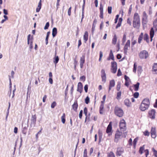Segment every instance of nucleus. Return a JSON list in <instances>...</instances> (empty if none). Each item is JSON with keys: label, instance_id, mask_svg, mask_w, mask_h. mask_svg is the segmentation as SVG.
<instances>
[{"label": "nucleus", "instance_id": "nucleus-1", "mask_svg": "<svg viewBox=\"0 0 157 157\" xmlns=\"http://www.w3.org/2000/svg\"><path fill=\"white\" fill-rule=\"evenodd\" d=\"M133 26L134 28L138 29L140 26V19L138 14L135 13L134 14L133 21Z\"/></svg>", "mask_w": 157, "mask_h": 157}, {"label": "nucleus", "instance_id": "nucleus-2", "mask_svg": "<svg viewBox=\"0 0 157 157\" xmlns=\"http://www.w3.org/2000/svg\"><path fill=\"white\" fill-rule=\"evenodd\" d=\"M150 101L148 99H144L142 101L140 108L142 111H144L147 109L150 105Z\"/></svg>", "mask_w": 157, "mask_h": 157}, {"label": "nucleus", "instance_id": "nucleus-3", "mask_svg": "<svg viewBox=\"0 0 157 157\" xmlns=\"http://www.w3.org/2000/svg\"><path fill=\"white\" fill-rule=\"evenodd\" d=\"M139 57L141 59H146L149 56L146 50L141 51L139 54Z\"/></svg>", "mask_w": 157, "mask_h": 157}, {"label": "nucleus", "instance_id": "nucleus-4", "mask_svg": "<svg viewBox=\"0 0 157 157\" xmlns=\"http://www.w3.org/2000/svg\"><path fill=\"white\" fill-rule=\"evenodd\" d=\"M115 114L119 117H122L123 115V111L120 108L118 107H116L115 109Z\"/></svg>", "mask_w": 157, "mask_h": 157}, {"label": "nucleus", "instance_id": "nucleus-5", "mask_svg": "<svg viewBox=\"0 0 157 157\" xmlns=\"http://www.w3.org/2000/svg\"><path fill=\"white\" fill-rule=\"evenodd\" d=\"M147 16L145 12H144L143 14L142 24L144 27L145 26L147 22Z\"/></svg>", "mask_w": 157, "mask_h": 157}, {"label": "nucleus", "instance_id": "nucleus-6", "mask_svg": "<svg viewBox=\"0 0 157 157\" xmlns=\"http://www.w3.org/2000/svg\"><path fill=\"white\" fill-rule=\"evenodd\" d=\"M120 129L123 131H124L126 129V124L124 120L121 121L120 123Z\"/></svg>", "mask_w": 157, "mask_h": 157}, {"label": "nucleus", "instance_id": "nucleus-7", "mask_svg": "<svg viewBox=\"0 0 157 157\" xmlns=\"http://www.w3.org/2000/svg\"><path fill=\"white\" fill-rule=\"evenodd\" d=\"M111 72L113 73H116L117 70V64L115 62L111 63Z\"/></svg>", "mask_w": 157, "mask_h": 157}, {"label": "nucleus", "instance_id": "nucleus-8", "mask_svg": "<svg viewBox=\"0 0 157 157\" xmlns=\"http://www.w3.org/2000/svg\"><path fill=\"white\" fill-rule=\"evenodd\" d=\"M85 54L82 55V57H80V66L81 68L83 67L84 64L85 62Z\"/></svg>", "mask_w": 157, "mask_h": 157}, {"label": "nucleus", "instance_id": "nucleus-9", "mask_svg": "<svg viewBox=\"0 0 157 157\" xmlns=\"http://www.w3.org/2000/svg\"><path fill=\"white\" fill-rule=\"evenodd\" d=\"M36 114L32 115L31 119V126H35L36 122Z\"/></svg>", "mask_w": 157, "mask_h": 157}, {"label": "nucleus", "instance_id": "nucleus-10", "mask_svg": "<svg viewBox=\"0 0 157 157\" xmlns=\"http://www.w3.org/2000/svg\"><path fill=\"white\" fill-rule=\"evenodd\" d=\"M122 135V132L119 131H117L116 132L114 140L115 142H117L121 136Z\"/></svg>", "mask_w": 157, "mask_h": 157}, {"label": "nucleus", "instance_id": "nucleus-11", "mask_svg": "<svg viewBox=\"0 0 157 157\" xmlns=\"http://www.w3.org/2000/svg\"><path fill=\"white\" fill-rule=\"evenodd\" d=\"M101 77L102 78V81L104 82H105L106 81V74L105 71L104 69H102L101 72Z\"/></svg>", "mask_w": 157, "mask_h": 157}, {"label": "nucleus", "instance_id": "nucleus-12", "mask_svg": "<svg viewBox=\"0 0 157 157\" xmlns=\"http://www.w3.org/2000/svg\"><path fill=\"white\" fill-rule=\"evenodd\" d=\"M130 41L128 40L124 47V52L125 54H126L128 48L130 47Z\"/></svg>", "mask_w": 157, "mask_h": 157}, {"label": "nucleus", "instance_id": "nucleus-13", "mask_svg": "<svg viewBox=\"0 0 157 157\" xmlns=\"http://www.w3.org/2000/svg\"><path fill=\"white\" fill-rule=\"evenodd\" d=\"M124 150L121 147H118L117 148L116 154L117 155L120 156L124 152Z\"/></svg>", "mask_w": 157, "mask_h": 157}, {"label": "nucleus", "instance_id": "nucleus-14", "mask_svg": "<svg viewBox=\"0 0 157 157\" xmlns=\"http://www.w3.org/2000/svg\"><path fill=\"white\" fill-rule=\"evenodd\" d=\"M83 90V85L81 82H79L78 84L77 91L81 93Z\"/></svg>", "mask_w": 157, "mask_h": 157}, {"label": "nucleus", "instance_id": "nucleus-15", "mask_svg": "<svg viewBox=\"0 0 157 157\" xmlns=\"http://www.w3.org/2000/svg\"><path fill=\"white\" fill-rule=\"evenodd\" d=\"M155 111L154 109H152L149 112V114L150 118L154 119L155 118Z\"/></svg>", "mask_w": 157, "mask_h": 157}, {"label": "nucleus", "instance_id": "nucleus-16", "mask_svg": "<svg viewBox=\"0 0 157 157\" xmlns=\"http://www.w3.org/2000/svg\"><path fill=\"white\" fill-rule=\"evenodd\" d=\"M31 37V35L29 34L27 36V43L28 44H29V41L30 40V44L29 47L30 49H32L33 48V40H30V38Z\"/></svg>", "mask_w": 157, "mask_h": 157}, {"label": "nucleus", "instance_id": "nucleus-17", "mask_svg": "<svg viewBox=\"0 0 157 157\" xmlns=\"http://www.w3.org/2000/svg\"><path fill=\"white\" fill-rule=\"evenodd\" d=\"M78 106V105L77 102V101H75L74 104L72 106V108L74 111H75V112H77V111Z\"/></svg>", "mask_w": 157, "mask_h": 157}, {"label": "nucleus", "instance_id": "nucleus-18", "mask_svg": "<svg viewBox=\"0 0 157 157\" xmlns=\"http://www.w3.org/2000/svg\"><path fill=\"white\" fill-rule=\"evenodd\" d=\"M151 137L152 138H155L156 136L155 128L152 127L151 131Z\"/></svg>", "mask_w": 157, "mask_h": 157}, {"label": "nucleus", "instance_id": "nucleus-19", "mask_svg": "<svg viewBox=\"0 0 157 157\" xmlns=\"http://www.w3.org/2000/svg\"><path fill=\"white\" fill-rule=\"evenodd\" d=\"M115 85V82L114 80H112L110 81L109 82V90H111L112 87H114Z\"/></svg>", "mask_w": 157, "mask_h": 157}, {"label": "nucleus", "instance_id": "nucleus-20", "mask_svg": "<svg viewBox=\"0 0 157 157\" xmlns=\"http://www.w3.org/2000/svg\"><path fill=\"white\" fill-rule=\"evenodd\" d=\"M124 104L127 107H130L131 105V103L128 99H125L124 101Z\"/></svg>", "mask_w": 157, "mask_h": 157}, {"label": "nucleus", "instance_id": "nucleus-21", "mask_svg": "<svg viewBox=\"0 0 157 157\" xmlns=\"http://www.w3.org/2000/svg\"><path fill=\"white\" fill-rule=\"evenodd\" d=\"M97 19H94L92 25V33H93L94 31L95 30V27H96V25L97 24Z\"/></svg>", "mask_w": 157, "mask_h": 157}, {"label": "nucleus", "instance_id": "nucleus-22", "mask_svg": "<svg viewBox=\"0 0 157 157\" xmlns=\"http://www.w3.org/2000/svg\"><path fill=\"white\" fill-rule=\"evenodd\" d=\"M112 129V125L111 124V122H110L108 125L107 129L106 132L107 133H108L111 132Z\"/></svg>", "mask_w": 157, "mask_h": 157}, {"label": "nucleus", "instance_id": "nucleus-23", "mask_svg": "<svg viewBox=\"0 0 157 157\" xmlns=\"http://www.w3.org/2000/svg\"><path fill=\"white\" fill-rule=\"evenodd\" d=\"M41 0H40L38 6L36 8V11L37 12H38L40 11L41 7Z\"/></svg>", "mask_w": 157, "mask_h": 157}, {"label": "nucleus", "instance_id": "nucleus-24", "mask_svg": "<svg viewBox=\"0 0 157 157\" xmlns=\"http://www.w3.org/2000/svg\"><path fill=\"white\" fill-rule=\"evenodd\" d=\"M100 17L101 18H103V7L101 4L100 5Z\"/></svg>", "mask_w": 157, "mask_h": 157}, {"label": "nucleus", "instance_id": "nucleus-25", "mask_svg": "<svg viewBox=\"0 0 157 157\" xmlns=\"http://www.w3.org/2000/svg\"><path fill=\"white\" fill-rule=\"evenodd\" d=\"M154 31L153 28L151 29L150 32V36L151 38V41H152V38L154 36Z\"/></svg>", "mask_w": 157, "mask_h": 157}, {"label": "nucleus", "instance_id": "nucleus-26", "mask_svg": "<svg viewBox=\"0 0 157 157\" xmlns=\"http://www.w3.org/2000/svg\"><path fill=\"white\" fill-rule=\"evenodd\" d=\"M83 39L85 41V42L86 43L88 39V33L87 31H86L83 36Z\"/></svg>", "mask_w": 157, "mask_h": 157}, {"label": "nucleus", "instance_id": "nucleus-27", "mask_svg": "<svg viewBox=\"0 0 157 157\" xmlns=\"http://www.w3.org/2000/svg\"><path fill=\"white\" fill-rule=\"evenodd\" d=\"M57 34V29L55 27L53 29L52 31V35L53 37H55Z\"/></svg>", "mask_w": 157, "mask_h": 157}, {"label": "nucleus", "instance_id": "nucleus-28", "mask_svg": "<svg viewBox=\"0 0 157 157\" xmlns=\"http://www.w3.org/2000/svg\"><path fill=\"white\" fill-rule=\"evenodd\" d=\"M65 117L66 115L65 113H63L62 116L61 117V121L64 124L66 120H65Z\"/></svg>", "mask_w": 157, "mask_h": 157}, {"label": "nucleus", "instance_id": "nucleus-29", "mask_svg": "<svg viewBox=\"0 0 157 157\" xmlns=\"http://www.w3.org/2000/svg\"><path fill=\"white\" fill-rule=\"evenodd\" d=\"M143 36L144 34L143 33H141L140 35L138 38V42L140 44L141 43V41L143 38Z\"/></svg>", "mask_w": 157, "mask_h": 157}, {"label": "nucleus", "instance_id": "nucleus-30", "mask_svg": "<svg viewBox=\"0 0 157 157\" xmlns=\"http://www.w3.org/2000/svg\"><path fill=\"white\" fill-rule=\"evenodd\" d=\"M110 59H111L113 60L114 59V57L112 51V50H110L109 55V58L108 59L109 60Z\"/></svg>", "mask_w": 157, "mask_h": 157}, {"label": "nucleus", "instance_id": "nucleus-31", "mask_svg": "<svg viewBox=\"0 0 157 157\" xmlns=\"http://www.w3.org/2000/svg\"><path fill=\"white\" fill-rule=\"evenodd\" d=\"M78 63V61L77 59V56H75V58L74 59V68L75 69H76V66Z\"/></svg>", "mask_w": 157, "mask_h": 157}, {"label": "nucleus", "instance_id": "nucleus-32", "mask_svg": "<svg viewBox=\"0 0 157 157\" xmlns=\"http://www.w3.org/2000/svg\"><path fill=\"white\" fill-rule=\"evenodd\" d=\"M153 28L155 30L157 31V18L153 22Z\"/></svg>", "mask_w": 157, "mask_h": 157}, {"label": "nucleus", "instance_id": "nucleus-33", "mask_svg": "<svg viewBox=\"0 0 157 157\" xmlns=\"http://www.w3.org/2000/svg\"><path fill=\"white\" fill-rule=\"evenodd\" d=\"M144 40H146L147 43H149L148 36L147 33H145L144 34Z\"/></svg>", "mask_w": 157, "mask_h": 157}, {"label": "nucleus", "instance_id": "nucleus-34", "mask_svg": "<svg viewBox=\"0 0 157 157\" xmlns=\"http://www.w3.org/2000/svg\"><path fill=\"white\" fill-rule=\"evenodd\" d=\"M140 85V83L137 82L136 84L134 85V87H135L134 90L135 91H137L138 90L139 86Z\"/></svg>", "mask_w": 157, "mask_h": 157}, {"label": "nucleus", "instance_id": "nucleus-35", "mask_svg": "<svg viewBox=\"0 0 157 157\" xmlns=\"http://www.w3.org/2000/svg\"><path fill=\"white\" fill-rule=\"evenodd\" d=\"M53 59L54 63L55 64H57L58 63L59 60V58L58 56H55L54 57Z\"/></svg>", "mask_w": 157, "mask_h": 157}, {"label": "nucleus", "instance_id": "nucleus-36", "mask_svg": "<svg viewBox=\"0 0 157 157\" xmlns=\"http://www.w3.org/2000/svg\"><path fill=\"white\" fill-rule=\"evenodd\" d=\"M103 104H101L100 105V113L101 114H103L104 113L103 109Z\"/></svg>", "mask_w": 157, "mask_h": 157}, {"label": "nucleus", "instance_id": "nucleus-37", "mask_svg": "<svg viewBox=\"0 0 157 157\" xmlns=\"http://www.w3.org/2000/svg\"><path fill=\"white\" fill-rule=\"evenodd\" d=\"M117 41V37L116 35H115L112 40V43L115 44L116 43Z\"/></svg>", "mask_w": 157, "mask_h": 157}, {"label": "nucleus", "instance_id": "nucleus-38", "mask_svg": "<svg viewBox=\"0 0 157 157\" xmlns=\"http://www.w3.org/2000/svg\"><path fill=\"white\" fill-rule=\"evenodd\" d=\"M121 91L118 92L117 94V97L116 98L117 99H119L121 98Z\"/></svg>", "mask_w": 157, "mask_h": 157}, {"label": "nucleus", "instance_id": "nucleus-39", "mask_svg": "<svg viewBox=\"0 0 157 157\" xmlns=\"http://www.w3.org/2000/svg\"><path fill=\"white\" fill-rule=\"evenodd\" d=\"M153 71L156 72H157V63H155L153 67Z\"/></svg>", "mask_w": 157, "mask_h": 157}, {"label": "nucleus", "instance_id": "nucleus-40", "mask_svg": "<svg viewBox=\"0 0 157 157\" xmlns=\"http://www.w3.org/2000/svg\"><path fill=\"white\" fill-rule=\"evenodd\" d=\"M144 145L143 146V147H141L140 148L139 151V153L141 154H142L143 152V151L144 150Z\"/></svg>", "mask_w": 157, "mask_h": 157}, {"label": "nucleus", "instance_id": "nucleus-41", "mask_svg": "<svg viewBox=\"0 0 157 157\" xmlns=\"http://www.w3.org/2000/svg\"><path fill=\"white\" fill-rule=\"evenodd\" d=\"M108 157H115L114 154L112 152H110L108 155Z\"/></svg>", "mask_w": 157, "mask_h": 157}, {"label": "nucleus", "instance_id": "nucleus-42", "mask_svg": "<svg viewBox=\"0 0 157 157\" xmlns=\"http://www.w3.org/2000/svg\"><path fill=\"white\" fill-rule=\"evenodd\" d=\"M126 35L124 34L123 35V38L122 39V43L124 44L126 40Z\"/></svg>", "mask_w": 157, "mask_h": 157}, {"label": "nucleus", "instance_id": "nucleus-43", "mask_svg": "<svg viewBox=\"0 0 157 157\" xmlns=\"http://www.w3.org/2000/svg\"><path fill=\"white\" fill-rule=\"evenodd\" d=\"M121 83L120 82H118L117 85V90L119 91L121 88Z\"/></svg>", "mask_w": 157, "mask_h": 157}, {"label": "nucleus", "instance_id": "nucleus-44", "mask_svg": "<svg viewBox=\"0 0 157 157\" xmlns=\"http://www.w3.org/2000/svg\"><path fill=\"white\" fill-rule=\"evenodd\" d=\"M90 102V98L88 96H87L85 99V102L86 104H88Z\"/></svg>", "mask_w": 157, "mask_h": 157}, {"label": "nucleus", "instance_id": "nucleus-45", "mask_svg": "<svg viewBox=\"0 0 157 157\" xmlns=\"http://www.w3.org/2000/svg\"><path fill=\"white\" fill-rule=\"evenodd\" d=\"M56 105V103L55 101H53L51 104V107L54 108Z\"/></svg>", "mask_w": 157, "mask_h": 157}, {"label": "nucleus", "instance_id": "nucleus-46", "mask_svg": "<svg viewBox=\"0 0 157 157\" xmlns=\"http://www.w3.org/2000/svg\"><path fill=\"white\" fill-rule=\"evenodd\" d=\"M102 133L101 132H99V142L102 139Z\"/></svg>", "mask_w": 157, "mask_h": 157}, {"label": "nucleus", "instance_id": "nucleus-47", "mask_svg": "<svg viewBox=\"0 0 157 157\" xmlns=\"http://www.w3.org/2000/svg\"><path fill=\"white\" fill-rule=\"evenodd\" d=\"M49 22H47L46 23L44 27V29H48L49 27Z\"/></svg>", "mask_w": 157, "mask_h": 157}, {"label": "nucleus", "instance_id": "nucleus-48", "mask_svg": "<svg viewBox=\"0 0 157 157\" xmlns=\"http://www.w3.org/2000/svg\"><path fill=\"white\" fill-rule=\"evenodd\" d=\"M87 109L86 107H85L84 108V113L87 117Z\"/></svg>", "mask_w": 157, "mask_h": 157}, {"label": "nucleus", "instance_id": "nucleus-49", "mask_svg": "<svg viewBox=\"0 0 157 157\" xmlns=\"http://www.w3.org/2000/svg\"><path fill=\"white\" fill-rule=\"evenodd\" d=\"M139 96V93L138 92H136L134 94V97L136 98H137Z\"/></svg>", "mask_w": 157, "mask_h": 157}, {"label": "nucleus", "instance_id": "nucleus-50", "mask_svg": "<svg viewBox=\"0 0 157 157\" xmlns=\"http://www.w3.org/2000/svg\"><path fill=\"white\" fill-rule=\"evenodd\" d=\"M88 85L87 84L84 87V89L85 91V92L86 93H87L88 91Z\"/></svg>", "mask_w": 157, "mask_h": 157}, {"label": "nucleus", "instance_id": "nucleus-51", "mask_svg": "<svg viewBox=\"0 0 157 157\" xmlns=\"http://www.w3.org/2000/svg\"><path fill=\"white\" fill-rule=\"evenodd\" d=\"M83 156L87 157V150L86 149H85L84 150Z\"/></svg>", "mask_w": 157, "mask_h": 157}, {"label": "nucleus", "instance_id": "nucleus-52", "mask_svg": "<svg viewBox=\"0 0 157 157\" xmlns=\"http://www.w3.org/2000/svg\"><path fill=\"white\" fill-rule=\"evenodd\" d=\"M138 140V138H136L134 139V141H133V144L134 146H135L136 144V143Z\"/></svg>", "mask_w": 157, "mask_h": 157}, {"label": "nucleus", "instance_id": "nucleus-53", "mask_svg": "<svg viewBox=\"0 0 157 157\" xmlns=\"http://www.w3.org/2000/svg\"><path fill=\"white\" fill-rule=\"evenodd\" d=\"M152 150L154 152V154L155 156L157 157V151H156L154 148H152Z\"/></svg>", "mask_w": 157, "mask_h": 157}, {"label": "nucleus", "instance_id": "nucleus-54", "mask_svg": "<svg viewBox=\"0 0 157 157\" xmlns=\"http://www.w3.org/2000/svg\"><path fill=\"white\" fill-rule=\"evenodd\" d=\"M124 78L125 80V82H129L130 79L126 75L124 76Z\"/></svg>", "mask_w": 157, "mask_h": 157}, {"label": "nucleus", "instance_id": "nucleus-55", "mask_svg": "<svg viewBox=\"0 0 157 157\" xmlns=\"http://www.w3.org/2000/svg\"><path fill=\"white\" fill-rule=\"evenodd\" d=\"M112 7H109L108 9V11L109 14H110L112 12Z\"/></svg>", "mask_w": 157, "mask_h": 157}, {"label": "nucleus", "instance_id": "nucleus-56", "mask_svg": "<svg viewBox=\"0 0 157 157\" xmlns=\"http://www.w3.org/2000/svg\"><path fill=\"white\" fill-rule=\"evenodd\" d=\"M74 85L73 84H72L71 86V94H73V91L74 90Z\"/></svg>", "mask_w": 157, "mask_h": 157}, {"label": "nucleus", "instance_id": "nucleus-57", "mask_svg": "<svg viewBox=\"0 0 157 157\" xmlns=\"http://www.w3.org/2000/svg\"><path fill=\"white\" fill-rule=\"evenodd\" d=\"M80 79L81 81H84L86 80V77L84 76H82L80 77Z\"/></svg>", "mask_w": 157, "mask_h": 157}, {"label": "nucleus", "instance_id": "nucleus-58", "mask_svg": "<svg viewBox=\"0 0 157 157\" xmlns=\"http://www.w3.org/2000/svg\"><path fill=\"white\" fill-rule=\"evenodd\" d=\"M136 63H135L134 65V67L133 69V72L136 73Z\"/></svg>", "mask_w": 157, "mask_h": 157}, {"label": "nucleus", "instance_id": "nucleus-59", "mask_svg": "<svg viewBox=\"0 0 157 157\" xmlns=\"http://www.w3.org/2000/svg\"><path fill=\"white\" fill-rule=\"evenodd\" d=\"M71 7H70L68 9V14L69 16L71 15Z\"/></svg>", "mask_w": 157, "mask_h": 157}, {"label": "nucleus", "instance_id": "nucleus-60", "mask_svg": "<svg viewBox=\"0 0 157 157\" xmlns=\"http://www.w3.org/2000/svg\"><path fill=\"white\" fill-rule=\"evenodd\" d=\"M122 75V73L120 71V69H119L118 70L117 75L118 76H120Z\"/></svg>", "mask_w": 157, "mask_h": 157}, {"label": "nucleus", "instance_id": "nucleus-61", "mask_svg": "<svg viewBox=\"0 0 157 157\" xmlns=\"http://www.w3.org/2000/svg\"><path fill=\"white\" fill-rule=\"evenodd\" d=\"M82 112L83 111L82 110H80L79 115V116L80 118L81 119L82 118Z\"/></svg>", "mask_w": 157, "mask_h": 157}, {"label": "nucleus", "instance_id": "nucleus-62", "mask_svg": "<svg viewBox=\"0 0 157 157\" xmlns=\"http://www.w3.org/2000/svg\"><path fill=\"white\" fill-rule=\"evenodd\" d=\"M47 95H45L44 96L43 98V101L44 102H45L46 101V100L47 98Z\"/></svg>", "mask_w": 157, "mask_h": 157}, {"label": "nucleus", "instance_id": "nucleus-63", "mask_svg": "<svg viewBox=\"0 0 157 157\" xmlns=\"http://www.w3.org/2000/svg\"><path fill=\"white\" fill-rule=\"evenodd\" d=\"M144 152L145 153V155L147 157V155L149 154V151L147 149L144 150Z\"/></svg>", "mask_w": 157, "mask_h": 157}, {"label": "nucleus", "instance_id": "nucleus-64", "mask_svg": "<svg viewBox=\"0 0 157 157\" xmlns=\"http://www.w3.org/2000/svg\"><path fill=\"white\" fill-rule=\"evenodd\" d=\"M82 44V42L81 39H79L78 41V48H79L80 46Z\"/></svg>", "mask_w": 157, "mask_h": 157}]
</instances>
